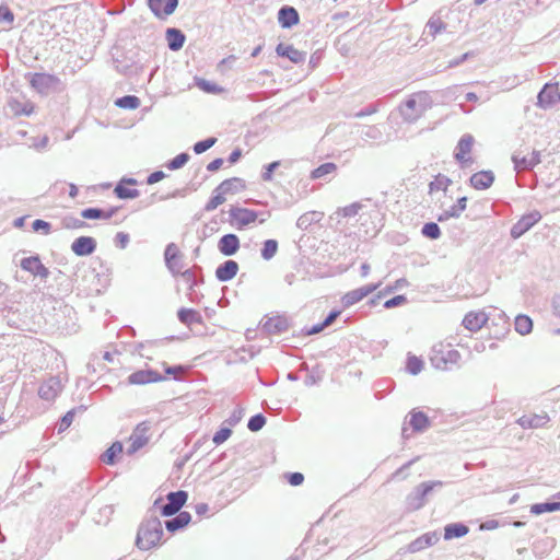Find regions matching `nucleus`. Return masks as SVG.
Wrapping results in <instances>:
<instances>
[{
    "label": "nucleus",
    "instance_id": "nucleus-1",
    "mask_svg": "<svg viewBox=\"0 0 560 560\" xmlns=\"http://www.w3.org/2000/svg\"><path fill=\"white\" fill-rule=\"evenodd\" d=\"M163 535L162 523L153 517L143 522L138 530L136 545L141 550H149L155 547Z\"/></svg>",
    "mask_w": 560,
    "mask_h": 560
},
{
    "label": "nucleus",
    "instance_id": "nucleus-2",
    "mask_svg": "<svg viewBox=\"0 0 560 560\" xmlns=\"http://www.w3.org/2000/svg\"><path fill=\"white\" fill-rule=\"evenodd\" d=\"M459 360V352L452 349L451 346L439 343L432 348L430 361L438 370H450L452 366L456 365Z\"/></svg>",
    "mask_w": 560,
    "mask_h": 560
},
{
    "label": "nucleus",
    "instance_id": "nucleus-3",
    "mask_svg": "<svg viewBox=\"0 0 560 560\" xmlns=\"http://www.w3.org/2000/svg\"><path fill=\"white\" fill-rule=\"evenodd\" d=\"M436 487H442V482L428 481L415 487L406 498V509L412 512L424 506L427 502V495Z\"/></svg>",
    "mask_w": 560,
    "mask_h": 560
},
{
    "label": "nucleus",
    "instance_id": "nucleus-4",
    "mask_svg": "<svg viewBox=\"0 0 560 560\" xmlns=\"http://www.w3.org/2000/svg\"><path fill=\"white\" fill-rule=\"evenodd\" d=\"M59 82V78L49 73H34L30 80L32 88L40 94H48L57 88Z\"/></svg>",
    "mask_w": 560,
    "mask_h": 560
},
{
    "label": "nucleus",
    "instance_id": "nucleus-5",
    "mask_svg": "<svg viewBox=\"0 0 560 560\" xmlns=\"http://www.w3.org/2000/svg\"><path fill=\"white\" fill-rule=\"evenodd\" d=\"M560 102L558 83H546L537 95V106L547 109Z\"/></svg>",
    "mask_w": 560,
    "mask_h": 560
},
{
    "label": "nucleus",
    "instance_id": "nucleus-6",
    "mask_svg": "<svg viewBox=\"0 0 560 560\" xmlns=\"http://www.w3.org/2000/svg\"><path fill=\"white\" fill-rule=\"evenodd\" d=\"M361 224L358 231L353 232L352 242L358 243H366L371 237H374L378 233V229L376 225L370 221V217H365L364 214L360 215ZM352 235V232L349 233V236Z\"/></svg>",
    "mask_w": 560,
    "mask_h": 560
},
{
    "label": "nucleus",
    "instance_id": "nucleus-7",
    "mask_svg": "<svg viewBox=\"0 0 560 560\" xmlns=\"http://www.w3.org/2000/svg\"><path fill=\"white\" fill-rule=\"evenodd\" d=\"M474 141V137L469 133H466L459 139L456 145L454 158L458 163H460L463 167H465L467 163L471 162V159L467 155L471 151Z\"/></svg>",
    "mask_w": 560,
    "mask_h": 560
},
{
    "label": "nucleus",
    "instance_id": "nucleus-8",
    "mask_svg": "<svg viewBox=\"0 0 560 560\" xmlns=\"http://www.w3.org/2000/svg\"><path fill=\"white\" fill-rule=\"evenodd\" d=\"M541 215L539 212H530L523 215L511 229V236L513 238L521 237L526 233L535 223L540 220Z\"/></svg>",
    "mask_w": 560,
    "mask_h": 560
},
{
    "label": "nucleus",
    "instance_id": "nucleus-9",
    "mask_svg": "<svg viewBox=\"0 0 560 560\" xmlns=\"http://www.w3.org/2000/svg\"><path fill=\"white\" fill-rule=\"evenodd\" d=\"M512 162L516 172L530 171L541 162L540 151L533 150L529 156H520L518 153H514Z\"/></svg>",
    "mask_w": 560,
    "mask_h": 560
},
{
    "label": "nucleus",
    "instance_id": "nucleus-10",
    "mask_svg": "<svg viewBox=\"0 0 560 560\" xmlns=\"http://www.w3.org/2000/svg\"><path fill=\"white\" fill-rule=\"evenodd\" d=\"M179 0H148V7L156 18H165L173 14Z\"/></svg>",
    "mask_w": 560,
    "mask_h": 560
},
{
    "label": "nucleus",
    "instance_id": "nucleus-11",
    "mask_svg": "<svg viewBox=\"0 0 560 560\" xmlns=\"http://www.w3.org/2000/svg\"><path fill=\"white\" fill-rule=\"evenodd\" d=\"M62 390V383L59 377H50L44 382L39 389L38 395L42 399L54 400Z\"/></svg>",
    "mask_w": 560,
    "mask_h": 560
},
{
    "label": "nucleus",
    "instance_id": "nucleus-12",
    "mask_svg": "<svg viewBox=\"0 0 560 560\" xmlns=\"http://www.w3.org/2000/svg\"><path fill=\"white\" fill-rule=\"evenodd\" d=\"M168 502L163 505V515L170 516L177 513L187 500L185 491L171 492L167 495Z\"/></svg>",
    "mask_w": 560,
    "mask_h": 560
},
{
    "label": "nucleus",
    "instance_id": "nucleus-13",
    "mask_svg": "<svg viewBox=\"0 0 560 560\" xmlns=\"http://www.w3.org/2000/svg\"><path fill=\"white\" fill-rule=\"evenodd\" d=\"M163 380L164 377L153 370H140L128 376V383L130 385H145Z\"/></svg>",
    "mask_w": 560,
    "mask_h": 560
},
{
    "label": "nucleus",
    "instance_id": "nucleus-14",
    "mask_svg": "<svg viewBox=\"0 0 560 560\" xmlns=\"http://www.w3.org/2000/svg\"><path fill=\"white\" fill-rule=\"evenodd\" d=\"M165 262L173 273H180L186 267L178 247H166Z\"/></svg>",
    "mask_w": 560,
    "mask_h": 560
},
{
    "label": "nucleus",
    "instance_id": "nucleus-15",
    "mask_svg": "<svg viewBox=\"0 0 560 560\" xmlns=\"http://www.w3.org/2000/svg\"><path fill=\"white\" fill-rule=\"evenodd\" d=\"M300 15L295 8L283 5L278 11V23L282 28H291L299 24Z\"/></svg>",
    "mask_w": 560,
    "mask_h": 560
},
{
    "label": "nucleus",
    "instance_id": "nucleus-16",
    "mask_svg": "<svg viewBox=\"0 0 560 560\" xmlns=\"http://www.w3.org/2000/svg\"><path fill=\"white\" fill-rule=\"evenodd\" d=\"M279 57L288 58L293 63H302L306 59V52L296 49L293 45L279 43L276 47Z\"/></svg>",
    "mask_w": 560,
    "mask_h": 560
},
{
    "label": "nucleus",
    "instance_id": "nucleus-17",
    "mask_svg": "<svg viewBox=\"0 0 560 560\" xmlns=\"http://www.w3.org/2000/svg\"><path fill=\"white\" fill-rule=\"evenodd\" d=\"M380 285H381V283L368 284L362 288H359V289L348 292L342 298L343 305L348 307V306L355 304L357 302H360L365 296H368L370 293L375 291Z\"/></svg>",
    "mask_w": 560,
    "mask_h": 560
},
{
    "label": "nucleus",
    "instance_id": "nucleus-18",
    "mask_svg": "<svg viewBox=\"0 0 560 560\" xmlns=\"http://www.w3.org/2000/svg\"><path fill=\"white\" fill-rule=\"evenodd\" d=\"M439 539L440 537L436 532L425 533L408 545V551L411 553L419 552L425 548L435 545L439 541Z\"/></svg>",
    "mask_w": 560,
    "mask_h": 560
},
{
    "label": "nucleus",
    "instance_id": "nucleus-19",
    "mask_svg": "<svg viewBox=\"0 0 560 560\" xmlns=\"http://www.w3.org/2000/svg\"><path fill=\"white\" fill-rule=\"evenodd\" d=\"M489 316L483 311L470 312L464 319L463 325L470 331H477L488 322Z\"/></svg>",
    "mask_w": 560,
    "mask_h": 560
},
{
    "label": "nucleus",
    "instance_id": "nucleus-20",
    "mask_svg": "<svg viewBox=\"0 0 560 560\" xmlns=\"http://www.w3.org/2000/svg\"><path fill=\"white\" fill-rule=\"evenodd\" d=\"M117 210V207L86 208L81 211V218L86 220H109Z\"/></svg>",
    "mask_w": 560,
    "mask_h": 560
},
{
    "label": "nucleus",
    "instance_id": "nucleus-21",
    "mask_svg": "<svg viewBox=\"0 0 560 560\" xmlns=\"http://www.w3.org/2000/svg\"><path fill=\"white\" fill-rule=\"evenodd\" d=\"M399 113L402 119L409 124L416 122L421 117L417 102L412 95L399 106Z\"/></svg>",
    "mask_w": 560,
    "mask_h": 560
},
{
    "label": "nucleus",
    "instance_id": "nucleus-22",
    "mask_svg": "<svg viewBox=\"0 0 560 560\" xmlns=\"http://www.w3.org/2000/svg\"><path fill=\"white\" fill-rule=\"evenodd\" d=\"M230 218L240 225H247L257 219V213L254 210L232 207L229 211Z\"/></svg>",
    "mask_w": 560,
    "mask_h": 560
},
{
    "label": "nucleus",
    "instance_id": "nucleus-23",
    "mask_svg": "<svg viewBox=\"0 0 560 560\" xmlns=\"http://www.w3.org/2000/svg\"><path fill=\"white\" fill-rule=\"evenodd\" d=\"M470 185L478 190L488 189L494 182L492 171H480L470 176Z\"/></svg>",
    "mask_w": 560,
    "mask_h": 560
},
{
    "label": "nucleus",
    "instance_id": "nucleus-24",
    "mask_svg": "<svg viewBox=\"0 0 560 560\" xmlns=\"http://www.w3.org/2000/svg\"><path fill=\"white\" fill-rule=\"evenodd\" d=\"M124 184L128 185H137V179L135 178H122L115 187L114 192L119 199H135L139 197L140 192L138 189L135 188H127L124 186Z\"/></svg>",
    "mask_w": 560,
    "mask_h": 560
},
{
    "label": "nucleus",
    "instance_id": "nucleus-25",
    "mask_svg": "<svg viewBox=\"0 0 560 560\" xmlns=\"http://www.w3.org/2000/svg\"><path fill=\"white\" fill-rule=\"evenodd\" d=\"M548 421V415L546 412H541L538 415L523 416L517 420V423L524 429H533L545 427Z\"/></svg>",
    "mask_w": 560,
    "mask_h": 560
},
{
    "label": "nucleus",
    "instance_id": "nucleus-26",
    "mask_svg": "<svg viewBox=\"0 0 560 560\" xmlns=\"http://www.w3.org/2000/svg\"><path fill=\"white\" fill-rule=\"evenodd\" d=\"M165 36L167 46L172 51H177L183 48L186 36L180 30L170 27L166 30Z\"/></svg>",
    "mask_w": 560,
    "mask_h": 560
},
{
    "label": "nucleus",
    "instance_id": "nucleus-27",
    "mask_svg": "<svg viewBox=\"0 0 560 560\" xmlns=\"http://www.w3.org/2000/svg\"><path fill=\"white\" fill-rule=\"evenodd\" d=\"M238 270V265L234 260H226L215 270V276L220 281H229L233 279Z\"/></svg>",
    "mask_w": 560,
    "mask_h": 560
},
{
    "label": "nucleus",
    "instance_id": "nucleus-28",
    "mask_svg": "<svg viewBox=\"0 0 560 560\" xmlns=\"http://www.w3.org/2000/svg\"><path fill=\"white\" fill-rule=\"evenodd\" d=\"M148 442L147 436V428L145 427H138L132 435L130 436V446L128 448V453L132 454L137 452L139 448L144 446Z\"/></svg>",
    "mask_w": 560,
    "mask_h": 560
},
{
    "label": "nucleus",
    "instance_id": "nucleus-29",
    "mask_svg": "<svg viewBox=\"0 0 560 560\" xmlns=\"http://www.w3.org/2000/svg\"><path fill=\"white\" fill-rule=\"evenodd\" d=\"M246 184L245 180L240 177H232L223 180L219 186L218 190L226 194H236L245 189Z\"/></svg>",
    "mask_w": 560,
    "mask_h": 560
},
{
    "label": "nucleus",
    "instance_id": "nucleus-30",
    "mask_svg": "<svg viewBox=\"0 0 560 560\" xmlns=\"http://www.w3.org/2000/svg\"><path fill=\"white\" fill-rule=\"evenodd\" d=\"M21 267L24 270H27V271L32 272L35 276H40V277H46L47 276L46 268L42 265V262L39 261V259L37 257L24 258L21 261Z\"/></svg>",
    "mask_w": 560,
    "mask_h": 560
},
{
    "label": "nucleus",
    "instance_id": "nucleus-31",
    "mask_svg": "<svg viewBox=\"0 0 560 560\" xmlns=\"http://www.w3.org/2000/svg\"><path fill=\"white\" fill-rule=\"evenodd\" d=\"M324 218V213L319 211H310L302 214L296 222L298 228L307 230L311 225L319 222Z\"/></svg>",
    "mask_w": 560,
    "mask_h": 560
},
{
    "label": "nucleus",
    "instance_id": "nucleus-32",
    "mask_svg": "<svg viewBox=\"0 0 560 560\" xmlns=\"http://www.w3.org/2000/svg\"><path fill=\"white\" fill-rule=\"evenodd\" d=\"M467 533H468V527L464 524H459V523L448 524L447 526H445V529H444V539L451 540L453 538H459V537L465 536Z\"/></svg>",
    "mask_w": 560,
    "mask_h": 560
},
{
    "label": "nucleus",
    "instance_id": "nucleus-33",
    "mask_svg": "<svg viewBox=\"0 0 560 560\" xmlns=\"http://www.w3.org/2000/svg\"><path fill=\"white\" fill-rule=\"evenodd\" d=\"M191 520V516L188 512H180L176 517L166 521L165 526L167 530L175 532L179 528L186 526Z\"/></svg>",
    "mask_w": 560,
    "mask_h": 560
},
{
    "label": "nucleus",
    "instance_id": "nucleus-34",
    "mask_svg": "<svg viewBox=\"0 0 560 560\" xmlns=\"http://www.w3.org/2000/svg\"><path fill=\"white\" fill-rule=\"evenodd\" d=\"M412 96L415 97V100L417 102L420 116H422L432 105L431 96L425 91L415 93V94H412Z\"/></svg>",
    "mask_w": 560,
    "mask_h": 560
},
{
    "label": "nucleus",
    "instance_id": "nucleus-35",
    "mask_svg": "<svg viewBox=\"0 0 560 560\" xmlns=\"http://www.w3.org/2000/svg\"><path fill=\"white\" fill-rule=\"evenodd\" d=\"M115 105L124 109H136L140 106V98L136 95H125L115 101Z\"/></svg>",
    "mask_w": 560,
    "mask_h": 560
},
{
    "label": "nucleus",
    "instance_id": "nucleus-36",
    "mask_svg": "<svg viewBox=\"0 0 560 560\" xmlns=\"http://www.w3.org/2000/svg\"><path fill=\"white\" fill-rule=\"evenodd\" d=\"M556 511H560V502L536 503L530 506V512L535 515H540L542 513H551Z\"/></svg>",
    "mask_w": 560,
    "mask_h": 560
},
{
    "label": "nucleus",
    "instance_id": "nucleus-37",
    "mask_svg": "<svg viewBox=\"0 0 560 560\" xmlns=\"http://www.w3.org/2000/svg\"><path fill=\"white\" fill-rule=\"evenodd\" d=\"M452 184V180L442 174H439L434 177L432 182L429 184V192L432 194L438 190H446L448 186Z\"/></svg>",
    "mask_w": 560,
    "mask_h": 560
},
{
    "label": "nucleus",
    "instance_id": "nucleus-38",
    "mask_svg": "<svg viewBox=\"0 0 560 560\" xmlns=\"http://www.w3.org/2000/svg\"><path fill=\"white\" fill-rule=\"evenodd\" d=\"M533 329V322L526 315H518L515 318V330L521 335H527Z\"/></svg>",
    "mask_w": 560,
    "mask_h": 560
},
{
    "label": "nucleus",
    "instance_id": "nucleus-39",
    "mask_svg": "<svg viewBox=\"0 0 560 560\" xmlns=\"http://www.w3.org/2000/svg\"><path fill=\"white\" fill-rule=\"evenodd\" d=\"M337 170V165L332 162H326L314 168L311 173L313 179L325 177Z\"/></svg>",
    "mask_w": 560,
    "mask_h": 560
},
{
    "label": "nucleus",
    "instance_id": "nucleus-40",
    "mask_svg": "<svg viewBox=\"0 0 560 560\" xmlns=\"http://www.w3.org/2000/svg\"><path fill=\"white\" fill-rule=\"evenodd\" d=\"M189 159H190V156L188 153L182 152V153L177 154L175 158H173L172 160H170L166 163V167L170 171L179 170L187 164Z\"/></svg>",
    "mask_w": 560,
    "mask_h": 560
},
{
    "label": "nucleus",
    "instance_id": "nucleus-41",
    "mask_svg": "<svg viewBox=\"0 0 560 560\" xmlns=\"http://www.w3.org/2000/svg\"><path fill=\"white\" fill-rule=\"evenodd\" d=\"M224 192L218 190V187L213 190V196L209 199V201L205 206L206 211H212L217 209L220 205L225 201Z\"/></svg>",
    "mask_w": 560,
    "mask_h": 560
},
{
    "label": "nucleus",
    "instance_id": "nucleus-42",
    "mask_svg": "<svg viewBox=\"0 0 560 560\" xmlns=\"http://www.w3.org/2000/svg\"><path fill=\"white\" fill-rule=\"evenodd\" d=\"M421 233L430 240H436L441 235V229L438 223L428 222L422 226Z\"/></svg>",
    "mask_w": 560,
    "mask_h": 560
},
{
    "label": "nucleus",
    "instance_id": "nucleus-43",
    "mask_svg": "<svg viewBox=\"0 0 560 560\" xmlns=\"http://www.w3.org/2000/svg\"><path fill=\"white\" fill-rule=\"evenodd\" d=\"M409 423L416 431H422L427 428L428 418L422 412H415L411 415Z\"/></svg>",
    "mask_w": 560,
    "mask_h": 560
},
{
    "label": "nucleus",
    "instance_id": "nucleus-44",
    "mask_svg": "<svg viewBox=\"0 0 560 560\" xmlns=\"http://www.w3.org/2000/svg\"><path fill=\"white\" fill-rule=\"evenodd\" d=\"M215 143H217V138L209 137L207 139L196 142L192 147V150L196 154H202L203 152H206L210 148H212Z\"/></svg>",
    "mask_w": 560,
    "mask_h": 560
},
{
    "label": "nucleus",
    "instance_id": "nucleus-45",
    "mask_svg": "<svg viewBox=\"0 0 560 560\" xmlns=\"http://www.w3.org/2000/svg\"><path fill=\"white\" fill-rule=\"evenodd\" d=\"M362 203L360 202H353L349 206H346L337 211L338 215H341L343 218H354L359 211L362 209Z\"/></svg>",
    "mask_w": 560,
    "mask_h": 560
},
{
    "label": "nucleus",
    "instance_id": "nucleus-46",
    "mask_svg": "<svg viewBox=\"0 0 560 560\" xmlns=\"http://www.w3.org/2000/svg\"><path fill=\"white\" fill-rule=\"evenodd\" d=\"M122 452V445L119 442L114 443L104 454L103 462L114 464L116 455Z\"/></svg>",
    "mask_w": 560,
    "mask_h": 560
},
{
    "label": "nucleus",
    "instance_id": "nucleus-47",
    "mask_svg": "<svg viewBox=\"0 0 560 560\" xmlns=\"http://www.w3.org/2000/svg\"><path fill=\"white\" fill-rule=\"evenodd\" d=\"M361 135L364 140H381L383 137V132L376 126H365Z\"/></svg>",
    "mask_w": 560,
    "mask_h": 560
},
{
    "label": "nucleus",
    "instance_id": "nucleus-48",
    "mask_svg": "<svg viewBox=\"0 0 560 560\" xmlns=\"http://www.w3.org/2000/svg\"><path fill=\"white\" fill-rule=\"evenodd\" d=\"M280 161H273L264 166L261 172V179L264 182H271L273 178V172L280 166Z\"/></svg>",
    "mask_w": 560,
    "mask_h": 560
},
{
    "label": "nucleus",
    "instance_id": "nucleus-49",
    "mask_svg": "<svg viewBox=\"0 0 560 560\" xmlns=\"http://www.w3.org/2000/svg\"><path fill=\"white\" fill-rule=\"evenodd\" d=\"M427 27L429 28V33L432 35V36H435L436 34H439L441 31H444L446 28V24L441 21L440 19H433L431 18L428 23H427Z\"/></svg>",
    "mask_w": 560,
    "mask_h": 560
},
{
    "label": "nucleus",
    "instance_id": "nucleus-50",
    "mask_svg": "<svg viewBox=\"0 0 560 560\" xmlns=\"http://www.w3.org/2000/svg\"><path fill=\"white\" fill-rule=\"evenodd\" d=\"M422 368H423L422 360H420L419 358H417L415 355L408 358L407 370L411 374L416 375V374L420 373Z\"/></svg>",
    "mask_w": 560,
    "mask_h": 560
},
{
    "label": "nucleus",
    "instance_id": "nucleus-51",
    "mask_svg": "<svg viewBox=\"0 0 560 560\" xmlns=\"http://www.w3.org/2000/svg\"><path fill=\"white\" fill-rule=\"evenodd\" d=\"M266 423V419L262 415H256L252 417L248 421V429L253 432L259 431Z\"/></svg>",
    "mask_w": 560,
    "mask_h": 560
},
{
    "label": "nucleus",
    "instance_id": "nucleus-52",
    "mask_svg": "<svg viewBox=\"0 0 560 560\" xmlns=\"http://www.w3.org/2000/svg\"><path fill=\"white\" fill-rule=\"evenodd\" d=\"M51 224L42 219H36L32 223V229L34 232H43L44 234H48L50 231Z\"/></svg>",
    "mask_w": 560,
    "mask_h": 560
},
{
    "label": "nucleus",
    "instance_id": "nucleus-53",
    "mask_svg": "<svg viewBox=\"0 0 560 560\" xmlns=\"http://www.w3.org/2000/svg\"><path fill=\"white\" fill-rule=\"evenodd\" d=\"M197 313L192 310H180L178 312V318L184 324H190L196 319Z\"/></svg>",
    "mask_w": 560,
    "mask_h": 560
},
{
    "label": "nucleus",
    "instance_id": "nucleus-54",
    "mask_svg": "<svg viewBox=\"0 0 560 560\" xmlns=\"http://www.w3.org/2000/svg\"><path fill=\"white\" fill-rule=\"evenodd\" d=\"M231 434H232V431L230 429H228V428L221 429L214 434L212 441L214 444L219 445V444L225 442L231 436Z\"/></svg>",
    "mask_w": 560,
    "mask_h": 560
},
{
    "label": "nucleus",
    "instance_id": "nucleus-55",
    "mask_svg": "<svg viewBox=\"0 0 560 560\" xmlns=\"http://www.w3.org/2000/svg\"><path fill=\"white\" fill-rule=\"evenodd\" d=\"M217 245H240V240L237 235L228 233L220 237Z\"/></svg>",
    "mask_w": 560,
    "mask_h": 560
},
{
    "label": "nucleus",
    "instance_id": "nucleus-56",
    "mask_svg": "<svg viewBox=\"0 0 560 560\" xmlns=\"http://www.w3.org/2000/svg\"><path fill=\"white\" fill-rule=\"evenodd\" d=\"M62 222L67 229H77V228H81L85 224V222L83 220L74 218V217H66Z\"/></svg>",
    "mask_w": 560,
    "mask_h": 560
},
{
    "label": "nucleus",
    "instance_id": "nucleus-57",
    "mask_svg": "<svg viewBox=\"0 0 560 560\" xmlns=\"http://www.w3.org/2000/svg\"><path fill=\"white\" fill-rule=\"evenodd\" d=\"M459 217H460L459 212L453 206H451L448 209L443 210V212L439 214L438 220L440 222H442V221L448 220L451 218H459Z\"/></svg>",
    "mask_w": 560,
    "mask_h": 560
},
{
    "label": "nucleus",
    "instance_id": "nucleus-58",
    "mask_svg": "<svg viewBox=\"0 0 560 560\" xmlns=\"http://www.w3.org/2000/svg\"><path fill=\"white\" fill-rule=\"evenodd\" d=\"M0 20L7 23L14 21V14L9 7L0 5Z\"/></svg>",
    "mask_w": 560,
    "mask_h": 560
},
{
    "label": "nucleus",
    "instance_id": "nucleus-59",
    "mask_svg": "<svg viewBox=\"0 0 560 560\" xmlns=\"http://www.w3.org/2000/svg\"><path fill=\"white\" fill-rule=\"evenodd\" d=\"M378 112V106L376 104H371L364 109H361L354 114L355 118H363L370 115H373Z\"/></svg>",
    "mask_w": 560,
    "mask_h": 560
},
{
    "label": "nucleus",
    "instance_id": "nucleus-60",
    "mask_svg": "<svg viewBox=\"0 0 560 560\" xmlns=\"http://www.w3.org/2000/svg\"><path fill=\"white\" fill-rule=\"evenodd\" d=\"M407 299L404 295H397L390 300H387L384 304L386 308H393L399 305L405 304Z\"/></svg>",
    "mask_w": 560,
    "mask_h": 560
},
{
    "label": "nucleus",
    "instance_id": "nucleus-61",
    "mask_svg": "<svg viewBox=\"0 0 560 560\" xmlns=\"http://www.w3.org/2000/svg\"><path fill=\"white\" fill-rule=\"evenodd\" d=\"M73 417H74V411L73 410L68 411L61 419L59 430L62 431V430L68 429L73 421Z\"/></svg>",
    "mask_w": 560,
    "mask_h": 560
},
{
    "label": "nucleus",
    "instance_id": "nucleus-62",
    "mask_svg": "<svg viewBox=\"0 0 560 560\" xmlns=\"http://www.w3.org/2000/svg\"><path fill=\"white\" fill-rule=\"evenodd\" d=\"M165 173L163 171H154L147 177V184L153 185L159 183L165 177Z\"/></svg>",
    "mask_w": 560,
    "mask_h": 560
},
{
    "label": "nucleus",
    "instance_id": "nucleus-63",
    "mask_svg": "<svg viewBox=\"0 0 560 560\" xmlns=\"http://www.w3.org/2000/svg\"><path fill=\"white\" fill-rule=\"evenodd\" d=\"M71 245H96V241L92 236L77 237Z\"/></svg>",
    "mask_w": 560,
    "mask_h": 560
},
{
    "label": "nucleus",
    "instance_id": "nucleus-64",
    "mask_svg": "<svg viewBox=\"0 0 560 560\" xmlns=\"http://www.w3.org/2000/svg\"><path fill=\"white\" fill-rule=\"evenodd\" d=\"M129 241V234L126 232H117L114 238V242L119 245H126Z\"/></svg>",
    "mask_w": 560,
    "mask_h": 560
}]
</instances>
